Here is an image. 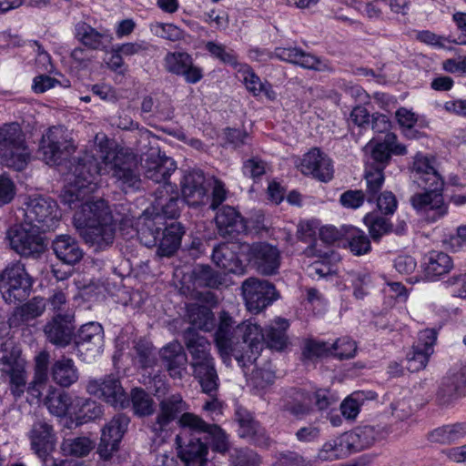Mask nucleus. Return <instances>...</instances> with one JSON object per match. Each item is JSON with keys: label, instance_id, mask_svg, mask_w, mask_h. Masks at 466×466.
Masks as SVG:
<instances>
[{"label": "nucleus", "instance_id": "obj_7", "mask_svg": "<svg viewBox=\"0 0 466 466\" xmlns=\"http://www.w3.org/2000/svg\"><path fill=\"white\" fill-rule=\"evenodd\" d=\"M40 229L23 221L10 227L5 235V238L10 248L17 254L27 257L36 258L45 250V244L41 236Z\"/></svg>", "mask_w": 466, "mask_h": 466}, {"label": "nucleus", "instance_id": "obj_37", "mask_svg": "<svg viewBox=\"0 0 466 466\" xmlns=\"http://www.w3.org/2000/svg\"><path fill=\"white\" fill-rule=\"evenodd\" d=\"M52 248L57 258L66 264L77 263L83 257V251L78 243L68 235L57 236L53 240Z\"/></svg>", "mask_w": 466, "mask_h": 466}, {"label": "nucleus", "instance_id": "obj_20", "mask_svg": "<svg viewBox=\"0 0 466 466\" xmlns=\"http://www.w3.org/2000/svg\"><path fill=\"white\" fill-rule=\"evenodd\" d=\"M299 168L304 175L312 176L322 182L333 177L331 159L318 147L311 148L303 156Z\"/></svg>", "mask_w": 466, "mask_h": 466}, {"label": "nucleus", "instance_id": "obj_38", "mask_svg": "<svg viewBox=\"0 0 466 466\" xmlns=\"http://www.w3.org/2000/svg\"><path fill=\"white\" fill-rule=\"evenodd\" d=\"M51 377L57 385L67 388L77 381L79 373L74 361L63 357L53 363Z\"/></svg>", "mask_w": 466, "mask_h": 466}, {"label": "nucleus", "instance_id": "obj_57", "mask_svg": "<svg viewBox=\"0 0 466 466\" xmlns=\"http://www.w3.org/2000/svg\"><path fill=\"white\" fill-rule=\"evenodd\" d=\"M347 449L346 442H343L342 435L339 438L325 442L318 453L321 461H333L339 459Z\"/></svg>", "mask_w": 466, "mask_h": 466}, {"label": "nucleus", "instance_id": "obj_32", "mask_svg": "<svg viewBox=\"0 0 466 466\" xmlns=\"http://www.w3.org/2000/svg\"><path fill=\"white\" fill-rule=\"evenodd\" d=\"M241 245L237 243H221L214 248L213 262L225 273H241L242 262L237 255V249L241 252Z\"/></svg>", "mask_w": 466, "mask_h": 466}, {"label": "nucleus", "instance_id": "obj_19", "mask_svg": "<svg viewBox=\"0 0 466 466\" xmlns=\"http://www.w3.org/2000/svg\"><path fill=\"white\" fill-rule=\"evenodd\" d=\"M164 67L168 73L182 76L189 84H196L203 77V70L194 64L187 52H168L164 58Z\"/></svg>", "mask_w": 466, "mask_h": 466}, {"label": "nucleus", "instance_id": "obj_3", "mask_svg": "<svg viewBox=\"0 0 466 466\" xmlns=\"http://www.w3.org/2000/svg\"><path fill=\"white\" fill-rule=\"evenodd\" d=\"M139 219L137 235L144 246L157 247V254L160 257H170L179 248L185 234L181 223L172 222L162 228V217L149 215L147 211Z\"/></svg>", "mask_w": 466, "mask_h": 466}, {"label": "nucleus", "instance_id": "obj_15", "mask_svg": "<svg viewBox=\"0 0 466 466\" xmlns=\"http://www.w3.org/2000/svg\"><path fill=\"white\" fill-rule=\"evenodd\" d=\"M240 324H236L232 317L223 311L219 316V323L215 332V343L225 363L230 360L231 354L238 352L234 347L240 343L238 329Z\"/></svg>", "mask_w": 466, "mask_h": 466}, {"label": "nucleus", "instance_id": "obj_6", "mask_svg": "<svg viewBox=\"0 0 466 466\" xmlns=\"http://www.w3.org/2000/svg\"><path fill=\"white\" fill-rule=\"evenodd\" d=\"M248 56L251 60L258 62H267L278 58L306 69L316 71L329 69L325 61L297 47H277L274 52L268 49L253 48L249 50Z\"/></svg>", "mask_w": 466, "mask_h": 466}, {"label": "nucleus", "instance_id": "obj_35", "mask_svg": "<svg viewBox=\"0 0 466 466\" xmlns=\"http://www.w3.org/2000/svg\"><path fill=\"white\" fill-rule=\"evenodd\" d=\"M46 309V301L43 298L35 297L27 303L15 308L8 319L10 327H19L40 317Z\"/></svg>", "mask_w": 466, "mask_h": 466}, {"label": "nucleus", "instance_id": "obj_46", "mask_svg": "<svg viewBox=\"0 0 466 466\" xmlns=\"http://www.w3.org/2000/svg\"><path fill=\"white\" fill-rule=\"evenodd\" d=\"M343 246H348L356 256L364 255L370 250L369 237L362 230L352 226H350L348 231H346Z\"/></svg>", "mask_w": 466, "mask_h": 466}, {"label": "nucleus", "instance_id": "obj_34", "mask_svg": "<svg viewBox=\"0 0 466 466\" xmlns=\"http://www.w3.org/2000/svg\"><path fill=\"white\" fill-rule=\"evenodd\" d=\"M216 224L220 236L233 237L246 230L241 215L232 207L225 206L217 212Z\"/></svg>", "mask_w": 466, "mask_h": 466}, {"label": "nucleus", "instance_id": "obj_4", "mask_svg": "<svg viewBox=\"0 0 466 466\" xmlns=\"http://www.w3.org/2000/svg\"><path fill=\"white\" fill-rule=\"evenodd\" d=\"M0 158L8 167L21 171L30 159V151L25 135L15 122L0 126Z\"/></svg>", "mask_w": 466, "mask_h": 466}, {"label": "nucleus", "instance_id": "obj_13", "mask_svg": "<svg viewBox=\"0 0 466 466\" xmlns=\"http://www.w3.org/2000/svg\"><path fill=\"white\" fill-rule=\"evenodd\" d=\"M242 295L247 308L258 313L277 299L275 287L267 280L249 278L242 284Z\"/></svg>", "mask_w": 466, "mask_h": 466}, {"label": "nucleus", "instance_id": "obj_60", "mask_svg": "<svg viewBox=\"0 0 466 466\" xmlns=\"http://www.w3.org/2000/svg\"><path fill=\"white\" fill-rule=\"evenodd\" d=\"M330 348L334 356L340 360L354 357L357 350L355 341L348 337L338 339L334 343L330 344Z\"/></svg>", "mask_w": 466, "mask_h": 466}, {"label": "nucleus", "instance_id": "obj_21", "mask_svg": "<svg viewBox=\"0 0 466 466\" xmlns=\"http://www.w3.org/2000/svg\"><path fill=\"white\" fill-rule=\"evenodd\" d=\"M365 149L370 151V157L374 161L373 167H381L383 170L392 154L397 156L407 154L406 147L398 143L397 136L394 133H387L380 142L370 140Z\"/></svg>", "mask_w": 466, "mask_h": 466}, {"label": "nucleus", "instance_id": "obj_9", "mask_svg": "<svg viewBox=\"0 0 466 466\" xmlns=\"http://www.w3.org/2000/svg\"><path fill=\"white\" fill-rule=\"evenodd\" d=\"M41 151L48 165H59L75 151L71 134L63 126L50 127L43 136Z\"/></svg>", "mask_w": 466, "mask_h": 466}, {"label": "nucleus", "instance_id": "obj_55", "mask_svg": "<svg viewBox=\"0 0 466 466\" xmlns=\"http://www.w3.org/2000/svg\"><path fill=\"white\" fill-rule=\"evenodd\" d=\"M177 424L182 429H188L194 433H208L213 424L208 423L198 415L188 412H184L177 420Z\"/></svg>", "mask_w": 466, "mask_h": 466}, {"label": "nucleus", "instance_id": "obj_30", "mask_svg": "<svg viewBox=\"0 0 466 466\" xmlns=\"http://www.w3.org/2000/svg\"><path fill=\"white\" fill-rule=\"evenodd\" d=\"M73 319L72 313L56 314L52 321L45 327L47 339L56 346L65 347L68 345L74 329Z\"/></svg>", "mask_w": 466, "mask_h": 466}, {"label": "nucleus", "instance_id": "obj_51", "mask_svg": "<svg viewBox=\"0 0 466 466\" xmlns=\"http://www.w3.org/2000/svg\"><path fill=\"white\" fill-rule=\"evenodd\" d=\"M465 434L461 424L446 425L431 432L430 438L434 442L448 444L460 440Z\"/></svg>", "mask_w": 466, "mask_h": 466}, {"label": "nucleus", "instance_id": "obj_5", "mask_svg": "<svg viewBox=\"0 0 466 466\" xmlns=\"http://www.w3.org/2000/svg\"><path fill=\"white\" fill-rule=\"evenodd\" d=\"M24 208V221L42 232L57 228L61 214L57 203L49 197L34 196L27 198Z\"/></svg>", "mask_w": 466, "mask_h": 466}, {"label": "nucleus", "instance_id": "obj_28", "mask_svg": "<svg viewBox=\"0 0 466 466\" xmlns=\"http://www.w3.org/2000/svg\"><path fill=\"white\" fill-rule=\"evenodd\" d=\"M76 346L78 351L89 352L95 357L101 353L104 346V330L97 322H88L81 326L76 336Z\"/></svg>", "mask_w": 466, "mask_h": 466}, {"label": "nucleus", "instance_id": "obj_31", "mask_svg": "<svg viewBox=\"0 0 466 466\" xmlns=\"http://www.w3.org/2000/svg\"><path fill=\"white\" fill-rule=\"evenodd\" d=\"M159 357L172 378L180 379L182 377L187 358L183 346L178 341H172L161 348Z\"/></svg>", "mask_w": 466, "mask_h": 466}, {"label": "nucleus", "instance_id": "obj_44", "mask_svg": "<svg viewBox=\"0 0 466 466\" xmlns=\"http://www.w3.org/2000/svg\"><path fill=\"white\" fill-rule=\"evenodd\" d=\"M189 322L196 329L205 332L211 331L215 327V317L208 307L193 304L188 309Z\"/></svg>", "mask_w": 466, "mask_h": 466}, {"label": "nucleus", "instance_id": "obj_63", "mask_svg": "<svg viewBox=\"0 0 466 466\" xmlns=\"http://www.w3.org/2000/svg\"><path fill=\"white\" fill-rule=\"evenodd\" d=\"M136 358L142 368L151 367L155 364L153 347L150 343L139 340L135 345Z\"/></svg>", "mask_w": 466, "mask_h": 466}, {"label": "nucleus", "instance_id": "obj_64", "mask_svg": "<svg viewBox=\"0 0 466 466\" xmlns=\"http://www.w3.org/2000/svg\"><path fill=\"white\" fill-rule=\"evenodd\" d=\"M444 284L453 297L466 299V272L452 275Z\"/></svg>", "mask_w": 466, "mask_h": 466}, {"label": "nucleus", "instance_id": "obj_23", "mask_svg": "<svg viewBox=\"0 0 466 466\" xmlns=\"http://www.w3.org/2000/svg\"><path fill=\"white\" fill-rule=\"evenodd\" d=\"M102 224L76 229L84 241L96 251L104 250L110 247L116 237V223L107 222L108 218H104Z\"/></svg>", "mask_w": 466, "mask_h": 466}, {"label": "nucleus", "instance_id": "obj_45", "mask_svg": "<svg viewBox=\"0 0 466 466\" xmlns=\"http://www.w3.org/2000/svg\"><path fill=\"white\" fill-rule=\"evenodd\" d=\"M285 401L284 410L295 417H302L309 414L312 410L311 393L303 390L296 391L294 396Z\"/></svg>", "mask_w": 466, "mask_h": 466}, {"label": "nucleus", "instance_id": "obj_47", "mask_svg": "<svg viewBox=\"0 0 466 466\" xmlns=\"http://www.w3.org/2000/svg\"><path fill=\"white\" fill-rule=\"evenodd\" d=\"M46 405L52 414L58 417L65 416L66 413H76L75 399L72 400L67 393L47 396Z\"/></svg>", "mask_w": 466, "mask_h": 466}, {"label": "nucleus", "instance_id": "obj_41", "mask_svg": "<svg viewBox=\"0 0 466 466\" xmlns=\"http://www.w3.org/2000/svg\"><path fill=\"white\" fill-rule=\"evenodd\" d=\"M343 442H346L347 450L358 451L372 446L376 441V431L371 426H365L351 432L342 435Z\"/></svg>", "mask_w": 466, "mask_h": 466}, {"label": "nucleus", "instance_id": "obj_27", "mask_svg": "<svg viewBox=\"0 0 466 466\" xmlns=\"http://www.w3.org/2000/svg\"><path fill=\"white\" fill-rule=\"evenodd\" d=\"M204 183L205 177L201 170L185 172L180 186L183 198L187 205L196 207L204 202L207 197Z\"/></svg>", "mask_w": 466, "mask_h": 466}, {"label": "nucleus", "instance_id": "obj_59", "mask_svg": "<svg viewBox=\"0 0 466 466\" xmlns=\"http://www.w3.org/2000/svg\"><path fill=\"white\" fill-rule=\"evenodd\" d=\"M331 352L330 344L315 339H308L304 343L302 356L304 360H313Z\"/></svg>", "mask_w": 466, "mask_h": 466}, {"label": "nucleus", "instance_id": "obj_56", "mask_svg": "<svg viewBox=\"0 0 466 466\" xmlns=\"http://www.w3.org/2000/svg\"><path fill=\"white\" fill-rule=\"evenodd\" d=\"M195 284L198 287L218 288L221 285L219 275L209 266L200 265L194 270Z\"/></svg>", "mask_w": 466, "mask_h": 466}, {"label": "nucleus", "instance_id": "obj_8", "mask_svg": "<svg viewBox=\"0 0 466 466\" xmlns=\"http://www.w3.org/2000/svg\"><path fill=\"white\" fill-rule=\"evenodd\" d=\"M31 287L32 279L19 261L8 265L0 276L2 297L9 304L25 299Z\"/></svg>", "mask_w": 466, "mask_h": 466}, {"label": "nucleus", "instance_id": "obj_36", "mask_svg": "<svg viewBox=\"0 0 466 466\" xmlns=\"http://www.w3.org/2000/svg\"><path fill=\"white\" fill-rule=\"evenodd\" d=\"M176 443L181 448L179 453L182 461L187 463H196L198 466L206 465L208 447L200 438L192 436L188 442L182 447V439L179 435H177Z\"/></svg>", "mask_w": 466, "mask_h": 466}, {"label": "nucleus", "instance_id": "obj_48", "mask_svg": "<svg viewBox=\"0 0 466 466\" xmlns=\"http://www.w3.org/2000/svg\"><path fill=\"white\" fill-rule=\"evenodd\" d=\"M95 447L94 442L87 437H75L65 439L61 443V450L65 455L84 457Z\"/></svg>", "mask_w": 466, "mask_h": 466}, {"label": "nucleus", "instance_id": "obj_16", "mask_svg": "<svg viewBox=\"0 0 466 466\" xmlns=\"http://www.w3.org/2000/svg\"><path fill=\"white\" fill-rule=\"evenodd\" d=\"M188 410V405L179 393L171 394L159 401V411L151 424L156 435L168 430L169 425L178 420L179 417Z\"/></svg>", "mask_w": 466, "mask_h": 466}, {"label": "nucleus", "instance_id": "obj_11", "mask_svg": "<svg viewBox=\"0 0 466 466\" xmlns=\"http://www.w3.org/2000/svg\"><path fill=\"white\" fill-rule=\"evenodd\" d=\"M238 332L241 335L243 352H235L234 357L238 365L245 369L255 363L258 358L265 341V332L258 325L250 321L240 323Z\"/></svg>", "mask_w": 466, "mask_h": 466}, {"label": "nucleus", "instance_id": "obj_53", "mask_svg": "<svg viewBox=\"0 0 466 466\" xmlns=\"http://www.w3.org/2000/svg\"><path fill=\"white\" fill-rule=\"evenodd\" d=\"M205 49L213 58L221 63L234 67L238 66V56L233 49L228 48L226 46L214 41L207 42L205 44Z\"/></svg>", "mask_w": 466, "mask_h": 466}, {"label": "nucleus", "instance_id": "obj_43", "mask_svg": "<svg viewBox=\"0 0 466 466\" xmlns=\"http://www.w3.org/2000/svg\"><path fill=\"white\" fill-rule=\"evenodd\" d=\"M364 179L366 189L363 192L366 195V201L375 203L376 197L381 193L380 191L385 181L383 169L368 166L365 170Z\"/></svg>", "mask_w": 466, "mask_h": 466}, {"label": "nucleus", "instance_id": "obj_40", "mask_svg": "<svg viewBox=\"0 0 466 466\" xmlns=\"http://www.w3.org/2000/svg\"><path fill=\"white\" fill-rule=\"evenodd\" d=\"M453 268L451 258L441 251H431L426 256L424 272L427 278L435 279L449 273Z\"/></svg>", "mask_w": 466, "mask_h": 466}, {"label": "nucleus", "instance_id": "obj_24", "mask_svg": "<svg viewBox=\"0 0 466 466\" xmlns=\"http://www.w3.org/2000/svg\"><path fill=\"white\" fill-rule=\"evenodd\" d=\"M434 162L433 157L421 153H418L414 157L412 174L419 187H444V180L437 171Z\"/></svg>", "mask_w": 466, "mask_h": 466}, {"label": "nucleus", "instance_id": "obj_61", "mask_svg": "<svg viewBox=\"0 0 466 466\" xmlns=\"http://www.w3.org/2000/svg\"><path fill=\"white\" fill-rule=\"evenodd\" d=\"M156 208L161 209V214L157 213L156 215H160L162 218H175L179 216L180 208L178 207V198L176 197H169L167 199H164L162 197H157L155 200Z\"/></svg>", "mask_w": 466, "mask_h": 466}, {"label": "nucleus", "instance_id": "obj_54", "mask_svg": "<svg viewBox=\"0 0 466 466\" xmlns=\"http://www.w3.org/2000/svg\"><path fill=\"white\" fill-rule=\"evenodd\" d=\"M75 402V409L76 410L75 414L77 418L83 419L84 421L94 420L102 414L101 406L94 400L76 397Z\"/></svg>", "mask_w": 466, "mask_h": 466}, {"label": "nucleus", "instance_id": "obj_42", "mask_svg": "<svg viewBox=\"0 0 466 466\" xmlns=\"http://www.w3.org/2000/svg\"><path fill=\"white\" fill-rule=\"evenodd\" d=\"M289 327L288 319L283 318H276L267 329L265 332V342L270 349L276 350H282L288 343V337L286 334Z\"/></svg>", "mask_w": 466, "mask_h": 466}, {"label": "nucleus", "instance_id": "obj_33", "mask_svg": "<svg viewBox=\"0 0 466 466\" xmlns=\"http://www.w3.org/2000/svg\"><path fill=\"white\" fill-rule=\"evenodd\" d=\"M75 36L89 50H104L111 42V36L107 30L98 31L83 21L76 24Z\"/></svg>", "mask_w": 466, "mask_h": 466}, {"label": "nucleus", "instance_id": "obj_52", "mask_svg": "<svg viewBox=\"0 0 466 466\" xmlns=\"http://www.w3.org/2000/svg\"><path fill=\"white\" fill-rule=\"evenodd\" d=\"M364 222L374 241H379L384 235L392 231V225L390 220L381 216L368 214L364 218Z\"/></svg>", "mask_w": 466, "mask_h": 466}, {"label": "nucleus", "instance_id": "obj_18", "mask_svg": "<svg viewBox=\"0 0 466 466\" xmlns=\"http://www.w3.org/2000/svg\"><path fill=\"white\" fill-rule=\"evenodd\" d=\"M129 424V418L124 414H116L101 431L98 452L104 459L111 457L118 450L124 433Z\"/></svg>", "mask_w": 466, "mask_h": 466}, {"label": "nucleus", "instance_id": "obj_10", "mask_svg": "<svg viewBox=\"0 0 466 466\" xmlns=\"http://www.w3.org/2000/svg\"><path fill=\"white\" fill-rule=\"evenodd\" d=\"M444 187H422L423 192L413 194L410 203L413 209L425 217L429 222H435L448 213V205L443 198Z\"/></svg>", "mask_w": 466, "mask_h": 466}, {"label": "nucleus", "instance_id": "obj_17", "mask_svg": "<svg viewBox=\"0 0 466 466\" xmlns=\"http://www.w3.org/2000/svg\"><path fill=\"white\" fill-rule=\"evenodd\" d=\"M145 156L146 157L141 158V162L146 177L156 183H163L173 190L167 179L177 169L176 162L168 157L160 155L157 149H151Z\"/></svg>", "mask_w": 466, "mask_h": 466}, {"label": "nucleus", "instance_id": "obj_39", "mask_svg": "<svg viewBox=\"0 0 466 466\" xmlns=\"http://www.w3.org/2000/svg\"><path fill=\"white\" fill-rule=\"evenodd\" d=\"M239 72L242 74L246 88L254 96L264 93L268 99L271 101L276 99L277 94L273 90L272 86L268 81L262 82L249 66L242 65Z\"/></svg>", "mask_w": 466, "mask_h": 466}, {"label": "nucleus", "instance_id": "obj_26", "mask_svg": "<svg viewBox=\"0 0 466 466\" xmlns=\"http://www.w3.org/2000/svg\"><path fill=\"white\" fill-rule=\"evenodd\" d=\"M236 420L238 422V435L241 438H248L256 445L268 448L272 441L267 434L265 429L253 419L252 415L244 409L236 410Z\"/></svg>", "mask_w": 466, "mask_h": 466}, {"label": "nucleus", "instance_id": "obj_50", "mask_svg": "<svg viewBox=\"0 0 466 466\" xmlns=\"http://www.w3.org/2000/svg\"><path fill=\"white\" fill-rule=\"evenodd\" d=\"M134 413L138 417L149 416L155 410L154 400L142 389H134L131 392Z\"/></svg>", "mask_w": 466, "mask_h": 466}, {"label": "nucleus", "instance_id": "obj_25", "mask_svg": "<svg viewBox=\"0 0 466 466\" xmlns=\"http://www.w3.org/2000/svg\"><path fill=\"white\" fill-rule=\"evenodd\" d=\"M436 339L435 329H427L419 333L418 343L413 346L411 356L408 358V369L410 371H419L426 367L430 356L433 353Z\"/></svg>", "mask_w": 466, "mask_h": 466}, {"label": "nucleus", "instance_id": "obj_58", "mask_svg": "<svg viewBox=\"0 0 466 466\" xmlns=\"http://www.w3.org/2000/svg\"><path fill=\"white\" fill-rule=\"evenodd\" d=\"M9 375L10 390L15 399L20 398L25 390L26 376L25 366L21 365L5 372Z\"/></svg>", "mask_w": 466, "mask_h": 466}, {"label": "nucleus", "instance_id": "obj_62", "mask_svg": "<svg viewBox=\"0 0 466 466\" xmlns=\"http://www.w3.org/2000/svg\"><path fill=\"white\" fill-rule=\"evenodd\" d=\"M207 435L210 439L215 451L224 453L228 450V436L218 425L213 423Z\"/></svg>", "mask_w": 466, "mask_h": 466}, {"label": "nucleus", "instance_id": "obj_14", "mask_svg": "<svg viewBox=\"0 0 466 466\" xmlns=\"http://www.w3.org/2000/svg\"><path fill=\"white\" fill-rule=\"evenodd\" d=\"M86 391L114 407L124 408L128 402L118 378L112 374L100 379L89 380L86 384Z\"/></svg>", "mask_w": 466, "mask_h": 466}, {"label": "nucleus", "instance_id": "obj_29", "mask_svg": "<svg viewBox=\"0 0 466 466\" xmlns=\"http://www.w3.org/2000/svg\"><path fill=\"white\" fill-rule=\"evenodd\" d=\"M31 448L41 459L55 450L56 437L53 427L46 421H35L28 433Z\"/></svg>", "mask_w": 466, "mask_h": 466}, {"label": "nucleus", "instance_id": "obj_49", "mask_svg": "<svg viewBox=\"0 0 466 466\" xmlns=\"http://www.w3.org/2000/svg\"><path fill=\"white\" fill-rule=\"evenodd\" d=\"M24 365L20 359V350L12 340L5 341L0 349V370L6 372Z\"/></svg>", "mask_w": 466, "mask_h": 466}, {"label": "nucleus", "instance_id": "obj_2", "mask_svg": "<svg viewBox=\"0 0 466 466\" xmlns=\"http://www.w3.org/2000/svg\"><path fill=\"white\" fill-rule=\"evenodd\" d=\"M184 341L190 355L189 365L192 375L199 382L202 391L213 397L216 395L219 378L211 354V343L192 328L184 332Z\"/></svg>", "mask_w": 466, "mask_h": 466}, {"label": "nucleus", "instance_id": "obj_22", "mask_svg": "<svg viewBox=\"0 0 466 466\" xmlns=\"http://www.w3.org/2000/svg\"><path fill=\"white\" fill-rule=\"evenodd\" d=\"M108 218L107 222L114 221L109 207L105 200L97 199L96 201H85L81 204V208L77 210L74 217L73 222L76 229L104 223V218Z\"/></svg>", "mask_w": 466, "mask_h": 466}, {"label": "nucleus", "instance_id": "obj_12", "mask_svg": "<svg viewBox=\"0 0 466 466\" xmlns=\"http://www.w3.org/2000/svg\"><path fill=\"white\" fill-rule=\"evenodd\" d=\"M241 253L247 255L248 260L263 275L276 274L280 266V252L277 247L266 242L251 245L244 243Z\"/></svg>", "mask_w": 466, "mask_h": 466}, {"label": "nucleus", "instance_id": "obj_1", "mask_svg": "<svg viewBox=\"0 0 466 466\" xmlns=\"http://www.w3.org/2000/svg\"><path fill=\"white\" fill-rule=\"evenodd\" d=\"M134 166L131 155L118 149L105 133H97L92 153H85L74 166L69 185L61 195L62 203L70 209L81 208L85 198L97 188V177L105 174H111L125 191L137 189L141 180Z\"/></svg>", "mask_w": 466, "mask_h": 466}]
</instances>
